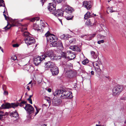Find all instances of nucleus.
<instances>
[{"label":"nucleus","mask_w":126,"mask_h":126,"mask_svg":"<svg viewBox=\"0 0 126 126\" xmlns=\"http://www.w3.org/2000/svg\"><path fill=\"white\" fill-rule=\"evenodd\" d=\"M96 33H94L93 34H90L88 35H84V36H81L83 38H85L87 40H90L92 38H93L96 35Z\"/></svg>","instance_id":"nucleus-15"},{"label":"nucleus","mask_w":126,"mask_h":126,"mask_svg":"<svg viewBox=\"0 0 126 126\" xmlns=\"http://www.w3.org/2000/svg\"><path fill=\"white\" fill-rule=\"evenodd\" d=\"M100 122L99 121L98 123V124L99 125L100 124Z\"/></svg>","instance_id":"nucleus-61"},{"label":"nucleus","mask_w":126,"mask_h":126,"mask_svg":"<svg viewBox=\"0 0 126 126\" xmlns=\"http://www.w3.org/2000/svg\"><path fill=\"white\" fill-rule=\"evenodd\" d=\"M123 87L121 85H117L114 87L112 90V95L117 96L119 95L122 91Z\"/></svg>","instance_id":"nucleus-6"},{"label":"nucleus","mask_w":126,"mask_h":126,"mask_svg":"<svg viewBox=\"0 0 126 126\" xmlns=\"http://www.w3.org/2000/svg\"><path fill=\"white\" fill-rule=\"evenodd\" d=\"M33 28L35 30H37L38 31H40V29L39 28L38 26L36 24H34L33 25Z\"/></svg>","instance_id":"nucleus-24"},{"label":"nucleus","mask_w":126,"mask_h":126,"mask_svg":"<svg viewBox=\"0 0 126 126\" xmlns=\"http://www.w3.org/2000/svg\"><path fill=\"white\" fill-rule=\"evenodd\" d=\"M11 59L14 61L16 60L17 59V57L15 55L13 56L12 57Z\"/></svg>","instance_id":"nucleus-38"},{"label":"nucleus","mask_w":126,"mask_h":126,"mask_svg":"<svg viewBox=\"0 0 126 126\" xmlns=\"http://www.w3.org/2000/svg\"><path fill=\"white\" fill-rule=\"evenodd\" d=\"M97 22L96 21H95L93 23V25H96Z\"/></svg>","instance_id":"nucleus-51"},{"label":"nucleus","mask_w":126,"mask_h":126,"mask_svg":"<svg viewBox=\"0 0 126 126\" xmlns=\"http://www.w3.org/2000/svg\"><path fill=\"white\" fill-rule=\"evenodd\" d=\"M19 103H12L10 104L8 103L3 104L1 105V107H0V109H1L2 108L3 109H9L11 108H15L18 106Z\"/></svg>","instance_id":"nucleus-3"},{"label":"nucleus","mask_w":126,"mask_h":126,"mask_svg":"<svg viewBox=\"0 0 126 126\" xmlns=\"http://www.w3.org/2000/svg\"><path fill=\"white\" fill-rule=\"evenodd\" d=\"M69 48L74 51H80L81 50L79 47L76 45L71 46Z\"/></svg>","instance_id":"nucleus-17"},{"label":"nucleus","mask_w":126,"mask_h":126,"mask_svg":"<svg viewBox=\"0 0 126 126\" xmlns=\"http://www.w3.org/2000/svg\"><path fill=\"white\" fill-rule=\"evenodd\" d=\"M89 62L88 60L87 59H86L84 60L82 62V64L84 65H86L87 63H88Z\"/></svg>","instance_id":"nucleus-29"},{"label":"nucleus","mask_w":126,"mask_h":126,"mask_svg":"<svg viewBox=\"0 0 126 126\" xmlns=\"http://www.w3.org/2000/svg\"><path fill=\"white\" fill-rule=\"evenodd\" d=\"M53 12V14L56 16H62L63 15L64 11L58 9L56 10Z\"/></svg>","instance_id":"nucleus-11"},{"label":"nucleus","mask_w":126,"mask_h":126,"mask_svg":"<svg viewBox=\"0 0 126 126\" xmlns=\"http://www.w3.org/2000/svg\"><path fill=\"white\" fill-rule=\"evenodd\" d=\"M1 51H2V52H3V49H2V48H1Z\"/></svg>","instance_id":"nucleus-59"},{"label":"nucleus","mask_w":126,"mask_h":126,"mask_svg":"<svg viewBox=\"0 0 126 126\" xmlns=\"http://www.w3.org/2000/svg\"><path fill=\"white\" fill-rule=\"evenodd\" d=\"M74 11L72 8L68 6L65 9V11L69 14H70Z\"/></svg>","instance_id":"nucleus-20"},{"label":"nucleus","mask_w":126,"mask_h":126,"mask_svg":"<svg viewBox=\"0 0 126 126\" xmlns=\"http://www.w3.org/2000/svg\"><path fill=\"white\" fill-rule=\"evenodd\" d=\"M62 57H63L65 58H66V54L64 52H62Z\"/></svg>","instance_id":"nucleus-34"},{"label":"nucleus","mask_w":126,"mask_h":126,"mask_svg":"<svg viewBox=\"0 0 126 126\" xmlns=\"http://www.w3.org/2000/svg\"><path fill=\"white\" fill-rule=\"evenodd\" d=\"M26 103V101H23L21 103H20L19 106L20 107H22L23 106V105L24 104H25Z\"/></svg>","instance_id":"nucleus-33"},{"label":"nucleus","mask_w":126,"mask_h":126,"mask_svg":"<svg viewBox=\"0 0 126 126\" xmlns=\"http://www.w3.org/2000/svg\"><path fill=\"white\" fill-rule=\"evenodd\" d=\"M1 47L0 46V49H1Z\"/></svg>","instance_id":"nucleus-64"},{"label":"nucleus","mask_w":126,"mask_h":126,"mask_svg":"<svg viewBox=\"0 0 126 126\" xmlns=\"http://www.w3.org/2000/svg\"><path fill=\"white\" fill-rule=\"evenodd\" d=\"M93 65L96 71L97 72H100L101 70L99 66V62L98 61L94 62H93Z\"/></svg>","instance_id":"nucleus-12"},{"label":"nucleus","mask_w":126,"mask_h":126,"mask_svg":"<svg viewBox=\"0 0 126 126\" xmlns=\"http://www.w3.org/2000/svg\"><path fill=\"white\" fill-rule=\"evenodd\" d=\"M27 89L29 91L30 90V88L29 86H27Z\"/></svg>","instance_id":"nucleus-55"},{"label":"nucleus","mask_w":126,"mask_h":126,"mask_svg":"<svg viewBox=\"0 0 126 126\" xmlns=\"http://www.w3.org/2000/svg\"><path fill=\"white\" fill-rule=\"evenodd\" d=\"M5 12V10H4V11L3 12V14H4Z\"/></svg>","instance_id":"nucleus-63"},{"label":"nucleus","mask_w":126,"mask_h":126,"mask_svg":"<svg viewBox=\"0 0 126 126\" xmlns=\"http://www.w3.org/2000/svg\"><path fill=\"white\" fill-rule=\"evenodd\" d=\"M90 14L91 13L89 12H88L84 16V18L86 19H87L88 18L92 17V16Z\"/></svg>","instance_id":"nucleus-23"},{"label":"nucleus","mask_w":126,"mask_h":126,"mask_svg":"<svg viewBox=\"0 0 126 126\" xmlns=\"http://www.w3.org/2000/svg\"><path fill=\"white\" fill-rule=\"evenodd\" d=\"M95 126H104L103 125H101L99 124H96Z\"/></svg>","instance_id":"nucleus-56"},{"label":"nucleus","mask_w":126,"mask_h":126,"mask_svg":"<svg viewBox=\"0 0 126 126\" xmlns=\"http://www.w3.org/2000/svg\"><path fill=\"white\" fill-rule=\"evenodd\" d=\"M85 24L88 26H92V22L91 23V21L90 20H87L85 22Z\"/></svg>","instance_id":"nucleus-26"},{"label":"nucleus","mask_w":126,"mask_h":126,"mask_svg":"<svg viewBox=\"0 0 126 126\" xmlns=\"http://www.w3.org/2000/svg\"><path fill=\"white\" fill-rule=\"evenodd\" d=\"M47 57L46 54V52L43 55L39 56L37 57H35L34 58V63L36 65H38L43 60H44Z\"/></svg>","instance_id":"nucleus-4"},{"label":"nucleus","mask_w":126,"mask_h":126,"mask_svg":"<svg viewBox=\"0 0 126 126\" xmlns=\"http://www.w3.org/2000/svg\"><path fill=\"white\" fill-rule=\"evenodd\" d=\"M3 15L5 18V19H6V20H8L7 19H8V17L6 15L4 14H3Z\"/></svg>","instance_id":"nucleus-48"},{"label":"nucleus","mask_w":126,"mask_h":126,"mask_svg":"<svg viewBox=\"0 0 126 126\" xmlns=\"http://www.w3.org/2000/svg\"><path fill=\"white\" fill-rule=\"evenodd\" d=\"M32 96V95H30L29 96V98L28 99H31V98Z\"/></svg>","instance_id":"nucleus-57"},{"label":"nucleus","mask_w":126,"mask_h":126,"mask_svg":"<svg viewBox=\"0 0 126 126\" xmlns=\"http://www.w3.org/2000/svg\"><path fill=\"white\" fill-rule=\"evenodd\" d=\"M112 7H108L107 8V11H109V12L111 13L115 12L113 10H112Z\"/></svg>","instance_id":"nucleus-32"},{"label":"nucleus","mask_w":126,"mask_h":126,"mask_svg":"<svg viewBox=\"0 0 126 126\" xmlns=\"http://www.w3.org/2000/svg\"><path fill=\"white\" fill-rule=\"evenodd\" d=\"M3 94L4 95H7L8 94V92L7 91L5 90L4 91Z\"/></svg>","instance_id":"nucleus-44"},{"label":"nucleus","mask_w":126,"mask_h":126,"mask_svg":"<svg viewBox=\"0 0 126 126\" xmlns=\"http://www.w3.org/2000/svg\"><path fill=\"white\" fill-rule=\"evenodd\" d=\"M19 45L18 44H14L13 45V46L14 47H19Z\"/></svg>","instance_id":"nucleus-41"},{"label":"nucleus","mask_w":126,"mask_h":126,"mask_svg":"<svg viewBox=\"0 0 126 126\" xmlns=\"http://www.w3.org/2000/svg\"><path fill=\"white\" fill-rule=\"evenodd\" d=\"M10 115L11 116L15 118L17 117L18 116V114L16 110L12 112H10Z\"/></svg>","instance_id":"nucleus-21"},{"label":"nucleus","mask_w":126,"mask_h":126,"mask_svg":"<svg viewBox=\"0 0 126 126\" xmlns=\"http://www.w3.org/2000/svg\"><path fill=\"white\" fill-rule=\"evenodd\" d=\"M2 88L4 91L6 89V86L5 85H3Z\"/></svg>","instance_id":"nucleus-45"},{"label":"nucleus","mask_w":126,"mask_h":126,"mask_svg":"<svg viewBox=\"0 0 126 126\" xmlns=\"http://www.w3.org/2000/svg\"><path fill=\"white\" fill-rule=\"evenodd\" d=\"M90 53L92 57L93 58L95 59L97 58V54L94 51H91Z\"/></svg>","instance_id":"nucleus-22"},{"label":"nucleus","mask_w":126,"mask_h":126,"mask_svg":"<svg viewBox=\"0 0 126 126\" xmlns=\"http://www.w3.org/2000/svg\"><path fill=\"white\" fill-rule=\"evenodd\" d=\"M39 19V18L38 17H34V18H33L31 20V21H32L33 22V21H34L35 20H36L37 21V20H38Z\"/></svg>","instance_id":"nucleus-35"},{"label":"nucleus","mask_w":126,"mask_h":126,"mask_svg":"<svg viewBox=\"0 0 126 126\" xmlns=\"http://www.w3.org/2000/svg\"><path fill=\"white\" fill-rule=\"evenodd\" d=\"M76 40L75 39H72L71 40H69V43H75Z\"/></svg>","instance_id":"nucleus-30"},{"label":"nucleus","mask_w":126,"mask_h":126,"mask_svg":"<svg viewBox=\"0 0 126 126\" xmlns=\"http://www.w3.org/2000/svg\"><path fill=\"white\" fill-rule=\"evenodd\" d=\"M23 35L26 37H27L28 36H30L31 35L30 33L27 32H24L23 33Z\"/></svg>","instance_id":"nucleus-25"},{"label":"nucleus","mask_w":126,"mask_h":126,"mask_svg":"<svg viewBox=\"0 0 126 126\" xmlns=\"http://www.w3.org/2000/svg\"><path fill=\"white\" fill-rule=\"evenodd\" d=\"M61 38L62 39H65V38L66 37H66V36H65L64 34H63L61 35Z\"/></svg>","instance_id":"nucleus-43"},{"label":"nucleus","mask_w":126,"mask_h":126,"mask_svg":"<svg viewBox=\"0 0 126 126\" xmlns=\"http://www.w3.org/2000/svg\"><path fill=\"white\" fill-rule=\"evenodd\" d=\"M50 45L51 47H56L61 49H63V48L62 44L60 41H56L51 43Z\"/></svg>","instance_id":"nucleus-7"},{"label":"nucleus","mask_w":126,"mask_h":126,"mask_svg":"<svg viewBox=\"0 0 126 126\" xmlns=\"http://www.w3.org/2000/svg\"><path fill=\"white\" fill-rule=\"evenodd\" d=\"M32 81H30V82H29V83H28V85H29V84H31V83H32Z\"/></svg>","instance_id":"nucleus-58"},{"label":"nucleus","mask_w":126,"mask_h":126,"mask_svg":"<svg viewBox=\"0 0 126 126\" xmlns=\"http://www.w3.org/2000/svg\"><path fill=\"white\" fill-rule=\"evenodd\" d=\"M47 90L49 92H51V89L50 88H48L47 89Z\"/></svg>","instance_id":"nucleus-52"},{"label":"nucleus","mask_w":126,"mask_h":126,"mask_svg":"<svg viewBox=\"0 0 126 126\" xmlns=\"http://www.w3.org/2000/svg\"><path fill=\"white\" fill-rule=\"evenodd\" d=\"M14 23L15 24H10L8 23L7 25L4 28V29L5 30H7L10 29L11 27L15 26L16 25V22L15 21L14 22Z\"/></svg>","instance_id":"nucleus-19"},{"label":"nucleus","mask_w":126,"mask_h":126,"mask_svg":"<svg viewBox=\"0 0 126 126\" xmlns=\"http://www.w3.org/2000/svg\"><path fill=\"white\" fill-rule=\"evenodd\" d=\"M61 102V100L58 98H54L52 100V104L54 106H57L60 105Z\"/></svg>","instance_id":"nucleus-13"},{"label":"nucleus","mask_w":126,"mask_h":126,"mask_svg":"<svg viewBox=\"0 0 126 126\" xmlns=\"http://www.w3.org/2000/svg\"><path fill=\"white\" fill-rule=\"evenodd\" d=\"M24 108L27 111L28 113L29 114H31L34 112V108L30 104L26 105Z\"/></svg>","instance_id":"nucleus-9"},{"label":"nucleus","mask_w":126,"mask_h":126,"mask_svg":"<svg viewBox=\"0 0 126 126\" xmlns=\"http://www.w3.org/2000/svg\"><path fill=\"white\" fill-rule=\"evenodd\" d=\"M55 66L56 65L54 63L50 61L49 64V66H50V67L49 68H52Z\"/></svg>","instance_id":"nucleus-27"},{"label":"nucleus","mask_w":126,"mask_h":126,"mask_svg":"<svg viewBox=\"0 0 126 126\" xmlns=\"http://www.w3.org/2000/svg\"><path fill=\"white\" fill-rule=\"evenodd\" d=\"M53 0L56 3H61L62 0Z\"/></svg>","instance_id":"nucleus-36"},{"label":"nucleus","mask_w":126,"mask_h":126,"mask_svg":"<svg viewBox=\"0 0 126 126\" xmlns=\"http://www.w3.org/2000/svg\"><path fill=\"white\" fill-rule=\"evenodd\" d=\"M36 110V112L35 113V115H36L39 112V111L40 110V109H38L37 108L36 106H35Z\"/></svg>","instance_id":"nucleus-40"},{"label":"nucleus","mask_w":126,"mask_h":126,"mask_svg":"<svg viewBox=\"0 0 126 126\" xmlns=\"http://www.w3.org/2000/svg\"><path fill=\"white\" fill-rule=\"evenodd\" d=\"M22 26L23 27H22L21 28V31L22 32H23L24 31L27 29V28L25 27V25Z\"/></svg>","instance_id":"nucleus-39"},{"label":"nucleus","mask_w":126,"mask_h":126,"mask_svg":"<svg viewBox=\"0 0 126 126\" xmlns=\"http://www.w3.org/2000/svg\"><path fill=\"white\" fill-rule=\"evenodd\" d=\"M41 26L43 27H45L46 26V24L45 23H43L41 24Z\"/></svg>","instance_id":"nucleus-50"},{"label":"nucleus","mask_w":126,"mask_h":126,"mask_svg":"<svg viewBox=\"0 0 126 126\" xmlns=\"http://www.w3.org/2000/svg\"><path fill=\"white\" fill-rule=\"evenodd\" d=\"M104 40H101L97 42V43L99 44H101V43H103L104 42Z\"/></svg>","instance_id":"nucleus-42"},{"label":"nucleus","mask_w":126,"mask_h":126,"mask_svg":"<svg viewBox=\"0 0 126 126\" xmlns=\"http://www.w3.org/2000/svg\"><path fill=\"white\" fill-rule=\"evenodd\" d=\"M59 20L61 22V23H62V21L61 19H59Z\"/></svg>","instance_id":"nucleus-60"},{"label":"nucleus","mask_w":126,"mask_h":126,"mask_svg":"<svg viewBox=\"0 0 126 126\" xmlns=\"http://www.w3.org/2000/svg\"><path fill=\"white\" fill-rule=\"evenodd\" d=\"M25 41L28 46L30 45L34 44L35 42V39L31 35L30 36L26 37L24 40Z\"/></svg>","instance_id":"nucleus-8"},{"label":"nucleus","mask_w":126,"mask_h":126,"mask_svg":"<svg viewBox=\"0 0 126 126\" xmlns=\"http://www.w3.org/2000/svg\"><path fill=\"white\" fill-rule=\"evenodd\" d=\"M83 5L84 7H86L88 10L90 9L92 7L90 2L87 1H85L83 2Z\"/></svg>","instance_id":"nucleus-16"},{"label":"nucleus","mask_w":126,"mask_h":126,"mask_svg":"<svg viewBox=\"0 0 126 126\" xmlns=\"http://www.w3.org/2000/svg\"><path fill=\"white\" fill-rule=\"evenodd\" d=\"M50 70L53 75H57L59 73L58 68L55 66L52 68H51Z\"/></svg>","instance_id":"nucleus-14"},{"label":"nucleus","mask_w":126,"mask_h":126,"mask_svg":"<svg viewBox=\"0 0 126 126\" xmlns=\"http://www.w3.org/2000/svg\"><path fill=\"white\" fill-rule=\"evenodd\" d=\"M3 113V112L0 110V120L2 118L3 116H4L2 114Z\"/></svg>","instance_id":"nucleus-37"},{"label":"nucleus","mask_w":126,"mask_h":126,"mask_svg":"<svg viewBox=\"0 0 126 126\" xmlns=\"http://www.w3.org/2000/svg\"><path fill=\"white\" fill-rule=\"evenodd\" d=\"M3 15L5 18V19H6V20H8L7 19H8V17L6 15L4 14H3Z\"/></svg>","instance_id":"nucleus-49"},{"label":"nucleus","mask_w":126,"mask_h":126,"mask_svg":"<svg viewBox=\"0 0 126 126\" xmlns=\"http://www.w3.org/2000/svg\"><path fill=\"white\" fill-rule=\"evenodd\" d=\"M46 54L47 55V57H49L52 60H57L61 58V56L54 54L52 50H50L46 52Z\"/></svg>","instance_id":"nucleus-2"},{"label":"nucleus","mask_w":126,"mask_h":126,"mask_svg":"<svg viewBox=\"0 0 126 126\" xmlns=\"http://www.w3.org/2000/svg\"><path fill=\"white\" fill-rule=\"evenodd\" d=\"M67 53L69 55L68 58L70 60L73 59L76 57L75 54L71 53L70 51H68Z\"/></svg>","instance_id":"nucleus-18"},{"label":"nucleus","mask_w":126,"mask_h":126,"mask_svg":"<svg viewBox=\"0 0 126 126\" xmlns=\"http://www.w3.org/2000/svg\"><path fill=\"white\" fill-rule=\"evenodd\" d=\"M0 6H3L6 7L5 6V4L4 1L3 0H0Z\"/></svg>","instance_id":"nucleus-28"},{"label":"nucleus","mask_w":126,"mask_h":126,"mask_svg":"<svg viewBox=\"0 0 126 126\" xmlns=\"http://www.w3.org/2000/svg\"><path fill=\"white\" fill-rule=\"evenodd\" d=\"M27 100L31 104H32V100L31 99H27Z\"/></svg>","instance_id":"nucleus-46"},{"label":"nucleus","mask_w":126,"mask_h":126,"mask_svg":"<svg viewBox=\"0 0 126 126\" xmlns=\"http://www.w3.org/2000/svg\"><path fill=\"white\" fill-rule=\"evenodd\" d=\"M125 123L126 124V120H125Z\"/></svg>","instance_id":"nucleus-62"},{"label":"nucleus","mask_w":126,"mask_h":126,"mask_svg":"<svg viewBox=\"0 0 126 126\" xmlns=\"http://www.w3.org/2000/svg\"><path fill=\"white\" fill-rule=\"evenodd\" d=\"M54 94L55 95H59L62 99H70L73 97L71 92L66 89L56 90L54 92Z\"/></svg>","instance_id":"nucleus-1"},{"label":"nucleus","mask_w":126,"mask_h":126,"mask_svg":"<svg viewBox=\"0 0 126 126\" xmlns=\"http://www.w3.org/2000/svg\"><path fill=\"white\" fill-rule=\"evenodd\" d=\"M94 71H92L91 72V74L92 75H93L94 74Z\"/></svg>","instance_id":"nucleus-54"},{"label":"nucleus","mask_w":126,"mask_h":126,"mask_svg":"<svg viewBox=\"0 0 126 126\" xmlns=\"http://www.w3.org/2000/svg\"><path fill=\"white\" fill-rule=\"evenodd\" d=\"M47 9L51 13L53 14V12H54L56 11L55 6L52 3H49Z\"/></svg>","instance_id":"nucleus-10"},{"label":"nucleus","mask_w":126,"mask_h":126,"mask_svg":"<svg viewBox=\"0 0 126 126\" xmlns=\"http://www.w3.org/2000/svg\"><path fill=\"white\" fill-rule=\"evenodd\" d=\"M50 62V61H48L45 64V67L47 68H49L50 67V66H49Z\"/></svg>","instance_id":"nucleus-31"},{"label":"nucleus","mask_w":126,"mask_h":126,"mask_svg":"<svg viewBox=\"0 0 126 126\" xmlns=\"http://www.w3.org/2000/svg\"><path fill=\"white\" fill-rule=\"evenodd\" d=\"M126 99V98L125 97H122L121 98V100H125Z\"/></svg>","instance_id":"nucleus-53"},{"label":"nucleus","mask_w":126,"mask_h":126,"mask_svg":"<svg viewBox=\"0 0 126 126\" xmlns=\"http://www.w3.org/2000/svg\"><path fill=\"white\" fill-rule=\"evenodd\" d=\"M66 18L67 20H70L72 19V17L67 16Z\"/></svg>","instance_id":"nucleus-47"},{"label":"nucleus","mask_w":126,"mask_h":126,"mask_svg":"<svg viewBox=\"0 0 126 126\" xmlns=\"http://www.w3.org/2000/svg\"><path fill=\"white\" fill-rule=\"evenodd\" d=\"M45 36L47 37V41L52 42L54 41H57V38L54 34H50L49 32L48 31L45 34Z\"/></svg>","instance_id":"nucleus-5"}]
</instances>
